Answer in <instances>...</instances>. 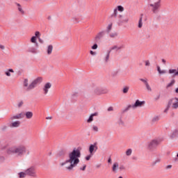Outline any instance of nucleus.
Instances as JSON below:
<instances>
[{
	"label": "nucleus",
	"instance_id": "nucleus-7",
	"mask_svg": "<svg viewBox=\"0 0 178 178\" xmlns=\"http://www.w3.org/2000/svg\"><path fill=\"white\" fill-rule=\"evenodd\" d=\"M42 81V77H38L34 79L26 88V91H31V90H34L35 88L37 87L38 84H40Z\"/></svg>",
	"mask_w": 178,
	"mask_h": 178
},
{
	"label": "nucleus",
	"instance_id": "nucleus-26",
	"mask_svg": "<svg viewBox=\"0 0 178 178\" xmlns=\"http://www.w3.org/2000/svg\"><path fill=\"white\" fill-rule=\"evenodd\" d=\"M110 55H111V51L108 52V54L106 55L104 58V62H106V63H108V62H109Z\"/></svg>",
	"mask_w": 178,
	"mask_h": 178
},
{
	"label": "nucleus",
	"instance_id": "nucleus-28",
	"mask_svg": "<svg viewBox=\"0 0 178 178\" xmlns=\"http://www.w3.org/2000/svg\"><path fill=\"white\" fill-rule=\"evenodd\" d=\"M18 176L19 178H24V177H26V176H27V174H26V171L24 172H21L18 173Z\"/></svg>",
	"mask_w": 178,
	"mask_h": 178
},
{
	"label": "nucleus",
	"instance_id": "nucleus-17",
	"mask_svg": "<svg viewBox=\"0 0 178 178\" xmlns=\"http://www.w3.org/2000/svg\"><path fill=\"white\" fill-rule=\"evenodd\" d=\"M52 51H54V46L52 44L48 45L47 48V55H51V54H52Z\"/></svg>",
	"mask_w": 178,
	"mask_h": 178
},
{
	"label": "nucleus",
	"instance_id": "nucleus-8",
	"mask_svg": "<svg viewBox=\"0 0 178 178\" xmlns=\"http://www.w3.org/2000/svg\"><path fill=\"white\" fill-rule=\"evenodd\" d=\"M116 20L118 26H122V24L129 23V17L124 16L122 15H119Z\"/></svg>",
	"mask_w": 178,
	"mask_h": 178
},
{
	"label": "nucleus",
	"instance_id": "nucleus-60",
	"mask_svg": "<svg viewBox=\"0 0 178 178\" xmlns=\"http://www.w3.org/2000/svg\"><path fill=\"white\" fill-rule=\"evenodd\" d=\"M97 168H101V165H97Z\"/></svg>",
	"mask_w": 178,
	"mask_h": 178
},
{
	"label": "nucleus",
	"instance_id": "nucleus-55",
	"mask_svg": "<svg viewBox=\"0 0 178 178\" xmlns=\"http://www.w3.org/2000/svg\"><path fill=\"white\" fill-rule=\"evenodd\" d=\"M108 112H111V111H113V107H109L108 108Z\"/></svg>",
	"mask_w": 178,
	"mask_h": 178
},
{
	"label": "nucleus",
	"instance_id": "nucleus-22",
	"mask_svg": "<svg viewBox=\"0 0 178 178\" xmlns=\"http://www.w3.org/2000/svg\"><path fill=\"white\" fill-rule=\"evenodd\" d=\"M31 42H32L33 44H35L36 47H38V43L37 42V38H35V36H33L31 38Z\"/></svg>",
	"mask_w": 178,
	"mask_h": 178
},
{
	"label": "nucleus",
	"instance_id": "nucleus-13",
	"mask_svg": "<svg viewBox=\"0 0 178 178\" xmlns=\"http://www.w3.org/2000/svg\"><path fill=\"white\" fill-rule=\"evenodd\" d=\"M98 149V147H97V145H90L89 147V152L90 154L94 155V151H97Z\"/></svg>",
	"mask_w": 178,
	"mask_h": 178
},
{
	"label": "nucleus",
	"instance_id": "nucleus-14",
	"mask_svg": "<svg viewBox=\"0 0 178 178\" xmlns=\"http://www.w3.org/2000/svg\"><path fill=\"white\" fill-rule=\"evenodd\" d=\"M93 92L96 95H101L102 94H104L102 90L98 87H95V88H93Z\"/></svg>",
	"mask_w": 178,
	"mask_h": 178
},
{
	"label": "nucleus",
	"instance_id": "nucleus-59",
	"mask_svg": "<svg viewBox=\"0 0 178 178\" xmlns=\"http://www.w3.org/2000/svg\"><path fill=\"white\" fill-rule=\"evenodd\" d=\"M175 92L178 94V88L175 90Z\"/></svg>",
	"mask_w": 178,
	"mask_h": 178
},
{
	"label": "nucleus",
	"instance_id": "nucleus-5",
	"mask_svg": "<svg viewBox=\"0 0 178 178\" xmlns=\"http://www.w3.org/2000/svg\"><path fill=\"white\" fill-rule=\"evenodd\" d=\"M178 109V98L175 97L169 100L167 108L164 110L165 113L169 111V108Z\"/></svg>",
	"mask_w": 178,
	"mask_h": 178
},
{
	"label": "nucleus",
	"instance_id": "nucleus-31",
	"mask_svg": "<svg viewBox=\"0 0 178 178\" xmlns=\"http://www.w3.org/2000/svg\"><path fill=\"white\" fill-rule=\"evenodd\" d=\"M161 159H159V158H157V159H156L153 162H152V165L153 166H155V165H156V163H160V162H161Z\"/></svg>",
	"mask_w": 178,
	"mask_h": 178
},
{
	"label": "nucleus",
	"instance_id": "nucleus-12",
	"mask_svg": "<svg viewBox=\"0 0 178 178\" xmlns=\"http://www.w3.org/2000/svg\"><path fill=\"white\" fill-rule=\"evenodd\" d=\"M105 36V31H102L99 32L95 37V41L98 42L102 38Z\"/></svg>",
	"mask_w": 178,
	"mask_h": 178
},
{
	"label": "nucleus",
	"instance_id": "nucleus-25",
	"mask_svg": "<svg viewBox=\"0 0 178 178\" xmlns=\"http://www.w3.org/2000/svg\"><path fill=\"white\" fill-rule=\"evenodd\" d=\"M178 136V131L177 130H175L173 131V132L172 133L170 138H175L176 137Z\"/></svg>",
	"mask_w": 178,
	"mask_h": 178
},
{
	"label": "nucleus",
	"instance_id": "nucleus-1",
	"mask_svg": "<svg viewBox=\"0 0 178 178\" xmlns=\"http://www.w3.org/2000/svg\"><path fill=\"white\" fill-rule=\"evenodd\" d=\"M81 156V152L79 149H74L72 152H70L68 154V159H67L65 162L61 163V166H65L66 170L69 172H72L79 163H80V158Z\"/></svg>",
	"mask_w": 178,
	"mask_h": 178
},
{
	"label": "nucleus",
	"instance_id": "nucleus-20",
	"mask_svg": "<svg viewBox=\"0 0 178 178\" xmlns=\"http://www.w3.org/2000/svg\"><path fill=\"white\" fill-rule=\"evenodd\" d=\"M111 17L118 20V8L114 9L113 13L111 15Z\"/></svg>",
	"mask_w": 178,
	"mask_h": 178
},
{
	"label": "nucleus",
	"instance_id": "nucleus-24",
	"mask_svg": "<svg viewBox=\"0 0 178 178\" xmlns=\"http://www.w3.org/2000/svg\"><path fill=\"white\" fill-rule=\"evenodd\" d=\"M118 35V32H112L109 33L110 38H116Z\"/></svg>",
	"mask_w": 178,
	"mask_h": 178
},
{
	"label": "nucleus",
	"instance_id": "nucleus-38",
	"mask_svg": "<svg viewBox=\"0 0 178 178\" xmlns=\"http://www.w3.org/2000/svg\"><path fill=\"white\" fill-rule=\"evenodd\" d=\"M158 120H159V117L156 116L152 118V123H155L156 122H158Z\"/></svg>",
	"mask_w": 178,
	"mask_h": 178
},
{
	"label": "nucleus",
	"instance_id": "nucleus-3",
	"mask_svg": "<svg viewBox=\"0 0 178 178\" xmlns=\"http://www.w3.org/2000/svg\"><path fill=\"white\" fill-rule=\"evenodd\" d=\"M19 119H23V113H21L19 114L12 115L8 120L9 122H11L9 124V127H10L11 129H16L17 127H20L21 122L20 121H19Z\"/></svg>",
	"mask_w": 178,
	"mask_h": 178
},
{
	"label": "nucleus",
	"instance_id": "nucleus-16",
	"mask_svg": "<svg viewBox=\"0 0 178 178\" xmlns=\"http://www.w3.org/2000/svg\"><path fill=\"white\" fill-rule=\"evenodd\" d=\"M94 116H98V112H95L92 114L90 115V116L89 117V118L87 120L88 123H91V122H92V120H94Z\"/></svg>",
	"mask_w": 178,
	"mask_h": 178
},
{
	"label": "nucleus",
	"instance_id": "nucleus-62",
	"mask_svg": "<svg viewBox=\"0 0 178 178\" xmlns=\"http://www.w3.org/2000/svg\"><path fill=\"white\" fill-rule=\"evenodd\" d=\"M118 178H123V177L120 176V177H119Z\"/></svg>",
	"mask_w": 178,
	"mask_h": 178
},
{
	"label": "nucleus",
	"instance_id": "nucleus-50",
	"mask_svg": "<svg viewBox=\"0 0 178 178\" xmlns=\"http://www.w3.org/2000/svg\"><path fill=\"white\" fill-rule=\"evenodd\" d=\"M90 55H92V56L97 55V53L95 51H90Z\"/></svg>",
	"mask_w": 178,
	"mask_h": 178
},
{
	"label": "nucleus",
	"instance_id": "nucleus-15",
	"mask_svg": "<svg viewBox=\"0 0 178 178\" xmlns=\"http://www.w3.org/2000/svg\"><path fill=\"white\" fill-rule=\"evenodd\" d=\"M112 170L113 173H118V170H119V163H114L113 165Z\"/></svg>",
	"mask_w": 178,
	"mask_h": 178
},
{
	"label": "nucleus",
	"instance_id": "nucleus-10",
	"mask_svg": "<svg viewBox=\"0 0 178 178\" xmlns=\"http://www.w3.org/2000/svg\"><path fill=\"white\" fill-rule=\"evenodd\" d=\"M149 6H151L153 13H156L158 12L159 8H161V0H159L154 3L149 4Z\"/></svg>",
	"mask_w": 178,
	"mask_h": 178
},
{
	"label": "nucleus",
	"instance_id": "nucleus-27",
	"mask_svg": "<svg viewBox=\"0 0 178 178\" xmlns=\"http://www.w3.org/2000/svg\"><path fill=\"white\" fill-rule=\"evenodd\" d=\"M23 86H24V87L29 88V86H30V85H29V79H24Z\"/></svg>",
	"mask_w": 178,
	"mask_h": 178
},
{
	"label": "nucleus",
	"instance_id": "nucleus-34",
	"mask_svg": "<svg viewBox=\"0 0 178 178\" xmlns=\"http://www.w3.org/2000/svg\"><path fill=\"white\" fill-rule=\"evenodd\" d=\"M133 152V151L131 150V149H128L127 151H126V155L127 156H130V155H131V153Z\"/></svg>",
	"mask_w": 178,
	"mask_h": 178
},
{
	"label": "nucleus",
	"instance_id": "nucleus-52",
	"mask_svg": "<svg viewBox=\"0 0 178 178\" xmlns=\"http://www.w3.org/2000/svg\"><path fill=\"white\" fill-rule=\"evenodd\" d=\"M159 98H161V95H158L156 97H154V100L158 101V99H159Z\"/></svg>",
	"mask_w": 178,
	"mask_h": 178
},
{
	"label": "nucleus",
	"instance_id": "nucleus-54",
	"mask_svg": "<svg viewBox=\"0 0 178 178\" xmlns=\"http://www.w3.org/2000/svg\"><path fill=\"white\" fill-rule=\"evenodd\" d=\"M0 49H5V46L0 44Z\"/></svg>",
	"mask_w": 178,
	"mask_h": 178
},
{
	"label": "nucleus",
	"instance_id": "nucleus-41",
	"mask_svg": "<svg viewBox=\"0 0 178 178\" xmlns=\"http://www.w3.org/2000/svg\"><path fill=\"white\" fill-rule=\"evenodd\" d=\"M72 22H73V23H79L80 21H79L78 17H74L72 18Z\"/></svg>",
	"mask_w": 178,
	"mask_h": 178
},
{
	"label": "nucleus",
	"instance_id": "nucleus-35",
	"mask_svg": "<svg viewBox=\"0 0 178 178\" xmlns=\"http://www.w3.org/2000/svg\"><path fill=\"white\" fill-rule=\"evenodd\" d=\"M117 10H118L119 12H123L124 10V8H123V6H118L117 7Z\"/></svg>",
	"mask_w": 178,
	"mask_h": 178
},
{
	"label": "nucleus",
	"instance_id": "nucleus-48",
	"mask_svg": "<svg viewBox=\"0 0 178 178\" xmlns=\"http://www.w3.org/2000/svg\"><path fill=\"white\" fill-rule=\"evenodd\" d=\"M38 41L40 44H44V40L42 39H41V38H38Z\"/></svg>",
	"mask_w": 178,
	"mask_h": 178
},
{
	"label": "nucleus",
	"instance_id": "nucleus-36",
	"mask_svg": "<svg viewBox=\"0 0 178 178\" xmlns=\"http://www.w3.org/2000/svg\"><path fill=\"white\" fill-rule=\"evenodd\" d=\"M35 37L36 38H40V37H41V33H40V31H35Z\"/></svg>",
	"mask_w": 178,
	"mask_h": 178
},
{
	"label": "nucleus",
	"instance_id": "nucleus-39",
	"mask_svg": "<svg viewBox=\"0 0 178 178\" xmlns=\"http://www.w3.org/2000/svg\"><path fill=\"white\" fill-rule=\"evenodd\" d=\"M92 131H95L96 133L97 132H98V127H97V126H95V125H93L92 127Z\"/></svg>",
	"mask_w": 178,
	"mask_h": 178
},
{
	"label": "nucleus",
	"instance_id": "nucleus-2",
	"mask_svg": "<svg viewBox=\"0 0 178 178\" xmlns=\"http://www.w3.org/2000/svg\"><path fill=\"white\" fill-rule=\"evenodd\" d=\"M26 146L22 145L19 146H11L6 150L8 155H15L16 156H23L26 152Z\"/></svg>",
	"mask_w": 178,
	"mask_h": 178
},
{
	"label": "nucleus",
	"instance_id": "nucleus-44",
	"mask_svg": "<svg viewBox=\"0 0 178 178\" xmlns=\"http://www.w3.org/2000/svg\"><path fill=\"white\" fill-rule=\"evenodd\" d=\"M92 155H93V154H91L90 153V154L86 157V161H90V159H91V158L92 157Z\"/></svg>",
	"mask_w": 178,
	"mask_h": 178
},
{
	"label": "nucleus",
	"instance_id": "nucleus-42",
	"mask_svg": "<svg viewBox=\"0 0 178 178\" xmlns=\"http://www.w3.org/2000/svg\"><path fill=\"white\" fill-rule=\"evenodd\" d=\"M111 30H112V24H110L107 26V33H110Z\"/></svg>",
	"mask_w": 178,
	"mask_h": 178
},
{
	"label": "nucleus",
	"instance_id": "nucleus-18",
	"mask_svg": "<svg viewBox=\"0 0 178 178\" xmlns=\"http://www.w3.org/2000/svg\"><path fill=\"white\" fill-rule=\"evenodd\" d=\"M16 6H17V10L21 13V15H24V10H23L22 5H20V3H16Z\"/></svg>",
	"mask_w": 178,
	"mask_h": 178
},
{
	"label": "nucleus",
	"instance_id": "nucleus-33",
	"mask_svg": "<svg viewBox=\"0 0 178 178\" xmlns=\"http://www.w3.org/2000/svg\"><path fill=\"white\" fill-rule=\"evenodd\" d=\"M29 52H31L32 54H37V49L31 47L29 49Z\"/></svg>",
	"mask_w": 178,
	"mask_h": 178
},
{
	"label": "nucleus",
	"instance_id": "nucleus-58",
	"mask_svg": "<svg viewBox=\"0 0 178 178\" xmlns=\"http://www.w3.org/2000/svg\"><path fill=\"white\" fill-rule=\"evenodd\" d=\"M175 162H178V158H175Z\"/></svg>",
	"mask_w": 178,
	"mask_h": 178
},
{
	"label": "nucleus",
	"instance_id": "nucleus-57",
	"mask_svg": "<svg viewBox=\"0 0 178 178\" xmlns=\"http://www.w3.org/2000/svg\"><path fill=\"white\" fill-rule=\"evenodd\" d=\"M108 163H111V162H112V160H111V159H109L108 160Z\"/></svg>",
	"mask_w": 178,
	"mask_h": 178
},
{
	"label": "nucleus",
	"instance_id": "nucleus-19",
	"mask_svg": "<svg viewBox=\"0 0 178 178\" xmlns=\"http://www.w3.org/2000/svg\"><path fill=\"white\" fill-rule=\"evenodd\" d=\"M33 112L31 111H26L25 113L26 119H32L33 118Z\"/></svg>",
	"mask_w": 178,
	"mask_h": 178
},
{
	"label": "nucleus",
	"instance_id": "nucleus-11",
	"mask_svg": "<svg viewBox=\"0 0 178 178\" xmlns=\"http://www.w3.org/2000/svg\"><path fill=\"white\" fill-rule=\"evenodd\" d=\"M51 87H52V84L49 82L45 83L42 88L43 94L47 95L48 92H49V90H51Z\"/></svg>",
	"mask_w": 178,
	"mask_h": 178
},
{
	"label": "nucleus",
	"instance_id": "nucleus-23",
	"mask_svg": "<svg viewBox=\"0 0 178 178\" xmlns=\"http://www.w3.org/2000/svg\"><path fill=\"white\" fill-rule=\"evenodd\" d=\"M122 48H123V47H119L118 45H114L111 48V51H113V50H116V51H119L120 49H122Z\"/></svg>",
	"mask_w": 178,
	"mask_h": 178
},
{
	"label": "nucleus",
	"instance_id": "nucleus-61",
	"mask_svg": "<svg viewBox=\"0 0 178 178\" xmlns=\"http://www.w3.org/2000/svg\"><path fill=\"white\" fill-rule=\"evenodd\" d=\"M47 119H52V117L47 118Z\"/></svg>",
	"mask_w": 178,
	"mask_h": 178
},
{
	"label": "nucleus",
	"instance_id": "nucleus-37",
	"mask_svg": "<svg viewBox=\"0 0 178 178\" xmlns=\"http://www.w3.org/2000/svg\"><path fill=\"white\" fill-rule=\"evenodd\" d=\"M175 79L172 80L171 82L168 84L167 88H169V87H172V86H173V84H175Z\"/></svg>",
	"mask_w": 178,
	"mask_h": 178
},
{
	"label": "nucleus",
	"instance_id": "nucleus-49",
	"mask_svg": "<svg viewBox=\"0 0 178 178\" xmlns=\"http://www.w3.org/2000/svg\"><path fill=\"white\" fill-rule=\"evenodd\" d=\"M23 102H20L18 103V108H21V106H23Z\"/></svg>",
	"mask_w": 178,
	"mask_h": 178
},
{
	"label": "nucleus",
	"instance_id": "nucleus-45",
	"mask_svg": "<svg viewBox=\"0 0 178 178\" xmlns=\"http://www.w3.org/2000/svg\"><path fill=\"white\" fill-rule=\"evenodd\" d=\"M140 81H143V83H144L145 85L148 84V81H147V79H140Z\"/></svg>",
	"mask_w": 178,
	"mask_h": 178
},
{
	"label": "nucleus",
	"instance_id": "nucleus-40",
	"mask_svg": "<svg viewBox=\"0 0 178 178\" xmlns=\"http://www.w3.org/2000/svg\"><path fill=\"white\" fill-rule=\"evenodd\" d=\"M145 66L146 67L151 66V62H149V60H145Z\"/></svg>",
	"mask_w": 178,
	"mask_h": 178
},
{
	"label": "nucleus",
	"instance_id": "nucleus-4",
	"mask_svg": "<svg viewBox=\"0 0 178 178\" xmlns=\"http://www.w3.org/2000/svg\"><path fill=\"white\" fill-rule=\"evenodd\" d=\"M162 143L161 139H153L150 142L147 143V149L150 151V152H154L156 151V148H158V145Z\"/></svg>",
	"mask_w": 178,
	"mask_h": 178
},
{
	"label": "nucleus",
	"instance_id": "nucleus-51",
	"mask_svg": "<svg viewBox=\"0 0 178 178\" xmlns=\"http://www.w3.org/2000/svg\"><path fill=\"white\" fill-rule=\"evenodd\" d=\"M86 168H87L86 165H83V168H80V170H86Z\"/></svg>",
	"mask_w": 178,
	"mask_h": 178
},
{
	"label": "nucleus",
	"instance_id": "nucleus-9",
	"mask_svg": "<svg viewBox=\"0 0 178 178\" xmlns=\"http://www.w3.org/2000/svg\"><path fill=\"white\" fill-rule=\"evenodd\" d=\"M26 176H30L31 177H37V172L35 171V167L32 166L25 170Z\"/></svg>",
	"mask_w": 178,
	"mask_h": 178
},
{
	"label": "nucleus",
	"instance_id": "nucleus-30",
	"mask_svg": "<svg viewBox=\"0 0 178 178\" xmlns=\"http://www.w3.org/2000/svg\"><path fill=\"white\" fill-rule=\"evenodd\" d=\"M157 71L159 72V74H165V73H166V71L161 70V67H159V65L157 66Z\"/></svg>",
	"mask_w": 178,
	"mask_h": 178
},
{
	"label": "nucleus",
	"instance_id": "nucleus-32",
	"mask_svg": "<svg viewBox=\"0 0 178 178\" xmlns=\"http://www.w3.org/2000/svg\"><path fill=\"white\" fill-rule=\"evenodd\" d=\"M129 86H125L123 90H122V92L124 94H127L129 92Z\"/></svg>",
	"mask_w": 178,
	"mask_h": 178
},
{
	"label": "nucleus",
	"instance_id": "nucleus-46",
	"mask_svg": "<svg viewBox=\"0 0 178 178\" xmlns=\"http://www.w3.org/2000/svg\"><path fill=\"white\" fill-rule=\"evenodd\" d=\"M118 169H119L120 170H124V169H125L124 165H120V167L118 168Z\"/></svg>",
	"mask_w": 178,
	"mask_h": 178
},
{
	"label": "nucleus",
	"instance_id": "nucleus-53",
	"mask_svg": "<svg viewBox=\"0 0 178 178\" xmlns=\"http://www.w3.org/2000/svg\"><path fill=\"white\" fill-rule=\"evenodd\" d=\"M165 169H172V165H168L165 167Z\"/></svg>",
	"mask_w": 178,
	"mask_h": 178
},
{
	"label": "nucleus",
	"instance_id": "nucleus-47",
	"mask_svg": "<svg viewBox=\"0 0 178 178\" xmlns=\"http://www.w3.org/2000/svg\"><path fill=\"white\" fill-rule=\"evenodd\" d=\"M98 48V44H95L93 46H92V49H97Z\"/></svg>",
	"mask_w": 178,
	"mask_h": 178
},
{
	"label": "nucleus",
	"instance_id": "nucleus-21",
	"mask_svg": "<svg viewBox=\"0 0 178 178\" xmlns=\"http://www.w3.org/2000/svg\"><path fill=\"white\" fill-rule=\"evenodd\" d=\"M10 73H15V70H13V69H9L7 71H6L5 74L8 77H10V76H12V74H10Z\"/></svg>",
	"mask_w": 178,
	"mask_h": 178
},
{
	"label": "nucleus",
	"instance_id": "nucleus-6",
	"mask_svg": "<svg viewBox=\"0 0 178 178\" xmlns=\"http://www.w3.org/2000/svg\"><path fill=\"white\" fill-rule=\"evenodd\" d=\"M145 104V102H140V100L137 99L134 104H129L124 109V112H127V111H130V109H136V108H141Z\"/></svg>",
	"mask_w": 178,
	"mask_h": 178
},
{
	"label": "nucleus",
	"instance_id": "nucleus-56",
	"mask_svg": "<svg viewBox=\"0 0 178 178\" xmlns=\"http://www.w3.org/2000/svg\"><path fill=\"white\" fill-rule=\"evenodd\" d=\"M162 62H163V63H164V65H165V63H166V60H165V59H162Z\"/></svg>",
	"mask_w": 178,
	"mask_h": 178
},
{
	"label": "nucleus",
	"instance_id": "nucleus-43",
	"mask_svg": "<svg viewBox=\"0 0 178 178\" xmlns=\"http://www.w3.org/2000/svg\"><path fill=\"white\" fill-rule=\"evenodd\" d=\"M145 86L148 91H152V89L151 88V86H149V84H148V83L145 85Z\"/></svg>",
	"mask_w": 178,
	"mask_h": 178
},
{
	"label": "nucleus",
	"instance_id": "nucleus-29",
	"mask_svg": "<svg viewBox=\"0 0 178 178\" xmlns=\"http://www.w3.org/2000/svg\"><path fill=\"white\" fill-rule=\"evenodd\" d=\"M141 27H143V15H141L138 22V28L141 29Z\"/></svg>",
	"mask_w": 178,
	"mask_h": 178
}]
</instances>
